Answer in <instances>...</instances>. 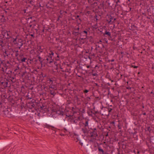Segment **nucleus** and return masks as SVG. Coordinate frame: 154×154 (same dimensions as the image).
Returning <instances> with one entry per match:
<instances>
[{"label": "nucleus", "instance_id": "a211bd4d", "mask_svg": "<svg viewBox=\"0 0 154 154\" xmlns=\"http://www.w3.org/2000/svg\"><path fill=\"white\" fill-rule=\"evenodd\" d=\"M84 32L85 34H87V31H84Z\"/></svg>", "mask_w": 154, "mask_h": 154}, {"label": "nucleus", "instance_id": "aec40b11", "mask_svg": "<svg viewBox=\"0 0 154 154\" xmlns=\"http://www.w3.org/2000/svg\"><path fill=\"white\" fill-rule=\"evenodd\" d=\"M102 42V41L100 40V42H99V43H100V42Z\"/></svg>", "mask_w": 154, "mask_h": 154}, {"label": "nucleus", "instance_id": "4be33fe9", "mask_svg": "<svg viewBox=\"0 0 154 154\" xmlns=\"http://www.w3.org/2000/svg\"><path fill=\"white\" fill-rule=\"evenodd\" d=\"M143 115H146V113H143Z\"/></svg>", "mask_w": 154, "mask_h": 154}, {"label": "nucleus", "instance_id": "5701e85b", "mask_svg": "<svg viewBox=\"0 0 154 154\" xmlns=\"http://www.w3.org/2000/svg\"><path fill=\"white\" fill-rule=\"evenodd\" d=\"M77 18H79V15L77 16Z\"/></svg>", "mask_w": 154, "mask_h": 154}, {"label": "nucleus", "instance_id": "bb28decb", "mask_svg": "<svg viewBox=\"0 0 154 154\" xmlns=\"http://www.w3.org/2000/svg\"><path fill=\"white\" fill-rule=\"evenodd\" d=\"M79 28H78V30H79Z\"/></svg>", "mask_w": 154, "mask_h": 154}, {"label": "nucleus", "instance_id": "f8f14e48", "mask_svg": "<svg viewBox=\"0 0 154 154\" xmlns=\"http://www.w3.org/2000/svg\"><path fill=\"white\" fill-rule=\"evenodd\" d=\"M6 35H7V36L8 37V36H9L10 35H9V33H8V32H6V34H5ZM7 38H9V37H7Z\"/></svg>", "mask_w": 154, "mask_h": 154}, {"label": "nucleus", "instance_id": "2eb2a0df", "mask_svg": "<svg viewBox=\"0 0 154 154\" xmlns=\"http://www.w3.org/2000/svg\"><path fill=\"white\" fill-rule=\"evenodd\" d=\"M48 81H50V82H51V83H50V84H52V81L50 79H49Z\"/></svg>", "mask_w": 154, "mask_h": 154}, {"label": "nucleus", "instance_id": "9d476101", "mask_svg": "<svg viewBox=\"0 0 154 154\" xmlns=\"http://www.w3.org/2000/svg\"><path fill=\"white\" fill-rule=\"evenodd\" d=\"M26 58H23L21 60V62H24L26 60Z\"/></svg>", "mask_w": 154, "mask_h": 154}, {"label": "nucleus", "instance_id": "4468645a", "mask_svg": "<svg viewBox=\"0 0 154 154\" xmlns=\"http://www.w3.org/2000/svg\"><path fill=\"white\" fill-rule=\"evenodd\" d=\"M62 131L66 133V131H67V130L66 129L64 128L62 130Z\"/></svg>", "mask_w": 154, "mask_h": 154}, {"label": "nucleus", "instance_id": "b1692460", "mask_svg": "<svg viewBox=\"0 0 154 154\" xmlns=\"http://www.w3.org/2000/svg\"><path fill=\"white\" fill-rule=\"evenodd\" d=\"M77 140H78V141H79V139H78Z\"/></svg>", "mask_w": 154, "mask_h": 154}, {"label": "nucleus", "instance_id": "a878e982", "mask_svg": "<svg viewBox=\"0 0 154 154\" xmlns=\"http://www.w3.org/2000/svg\"><path fill=\"white\" fill-rule=\"evenodd\" d=\"M151 93H153V92H151Z\"/></svg>", "mask_w": 154, "mask_h": 154}, {"label": "nucleus", "instance_id": "39448f33", "mask_svg": "<svg viewBox=\"0 0 154 154\" xmlns=\"http://www.w3.org/2000/svg\"><path fill=\"white\" fill-rule=\"evenodd\" d=\"M51 53H49V54L48 55L47 57L50 59L52 61L53 60V59L52 58H53V56L54 55V53L51 51H50Z\"/></svg>", "mask_w": 154, "mask_h": 154}, {"label": "nucleus", "instance_id": "20e7f679", "mask_svg": "<svg viewBox=\"0 0 154 154\" xmlns=\"http://www.w3.org/2000/svg\"><path fill=\"white\" fill-rule=\"evenodd\" d=\"M88 122L87 121H86L84 124L85 128H83L82 130L84 133H85L87 131L88 129L87 127L88 126Z\"/></svg>", "mask_w": 154, "mask_h": 154}, {"label": "nucleus", "instance_id": "ddd939ff", "mask_svg": "<svg viewBox=\"0 0 154 154\" xmlns=\"http://www.w3.org/2000/svg\"><path fill=\"white\" fill-rule=\"evenodd\" d=\"M88 91H89L88 90H85V91H84V93H88Z\"/></svg>", "mask_w": 154, "mask_h": 154}, {"label": "nucleus", "instance_id": "6ab92c4d", "mask_svg": "<svg viewBox=\"0 0 154 154\" xmlns=\"http://www.w3.org/2000/svg\"><path fill=\"white\" fill-rule=\"evenodd\" d=\"M61 135H64V134H63L62 133L60 134Z\"/></svg>", "mask_w": 154, "mask_h": 154}, {"label": "nucleus", "instance_id": "1a4fd4ad", "mask_svg": "<svg viewBox=\"0 0 154 154\" xmlns=\"http://www.w3.org/2000/svg\"><path fill=\"white\" fill-rule=\"evenodd\" d=\"M17 40V38H13V42L14 44L16 43V40Z\"/></svg>", "mask_w": 154, "mask_h": 154}, {"label": "nucleus", "instance_id": "6e6552de", "mask_svg": "<svg viewBox=\"0 0 154 154\" xmlns=\"http://www.w3.org/2000/svg\"><path fill=\"white\" fill-rule=\"evenodd\" d=\"M46 60L47 61H49L50 63H51L52 62V61L48 57L47 58Z\"/></svg>", "mask_w": 154, "mask_h": 154}, {"label": "nucleus", "instance_id": "9b49d317", "mask_svg": "<svg viewBox=\"0 0 154 154\" xmlns=\"http://www.w3.org/2000/svg\"><path fill=\"white\" fill-rule=\"evenodd\" d=\"M50 128H51L52 129L54 130V131H55V128L53 127L52 126H50L49 127Z\"/></svg>", "mask_w": 154, "mask_h": 154}, {"label": "nucleus", "instance_id": "f03ea898", "mask_svg": "<svg viewBox=\"0 0 154 154\" xmlns=\"http://www.w3.org/2000/svg\"><path fill=\"white\" fill-rule=\"evenodd\" d=\"M74 116H72L70 118L72 119V120L74 122L75 124H78V121H81L82 119V117L81 116H79L78 117H75V118H73Z\"/></svg>", "mask_w": 154, "mask_h": 154}, {"label": "nucleus", "instance_id": "423d86ee", "mask_svg": "<svg viewBox=\"0 0 154 154\" xmlns=\"http://www.w3.org/2000/svg\"><path fill=\"white\" fill-rule=\"evenodd\" d=\"M91 136L94 139H95L97 137V135L96 132H94L91 134Z\"/></svg>", "mask_w": 154, "mask_h": 154}, {"label": "nucleus", "instance_id": "0eeeda50", "mask_svg": "<svg viewBox=\"0 0 154 154\" xmlns=\"http://www.w3.org/2000/svg\"><path fill=\"white\" fill-rule=\"evenodd\" d=\"M105 34L109 36H110L111 35V34H110V32H107V31H106L105 32Z\"/></svg>", "mask_w": 154, "mask_h": 154}, {"label": "nucleus", "instance_id": "dca6fc26", "mask_svg": "<svg viewBox=\"0 0 154 154\" xmlns=\"http://www.w3.org/2000/svg\"><path fill=\"white\" fill-rule=\"evenodd\" d=\"M112 110V109H111V108H109V112H111Z\"/></svg>", "mask_w": 154, "mask_h": 154}, {"label": "nucleus", "instance_id": "f257e3e1", "mask_svg": "<svg viewBox=\"0 0 154 154\" xmlns=\"http://www.w3.org/2000/svg\"><path fill=\"white\" fill-rule=\"evenodd\" d=\"M57 89L55 85L50 86L49 87V90L51 94L54 96L56 93L55 92V91Z\"/></svg>", "mask_w": 154, "mask_h": 154}, {"label": "nucleus", "instance_id": "f3484780", "mask_svg": "<svg viewBox=\"0 0 154 154\" xmlns=\"http://www.w3.org/2000/svg\"><path fill=\"white\" fill-rule=\"evenodd\" d=\"M99 150L100 151H101V152H103V149H99Z\"/></svg>", "mask_w": 154, "mask_h": 154}, {"label": "nucleus", "instance_id": "7ed1b4c3", "mask_svg": "<svg viewBox=\"0 0 154 154\" xmlns=\"http://www.w3.org/2000/svg\"><path fill=\"white\" fill-rule=\"evenodd\" d=\"M56 114L58 115H63L64 114V112L61 110V109H60L52 112V114Z\"/></svg>", "mask_w": 154, "mask_h": 154}, {"label": "nucleus", "instance_id": "393cba45", "mask_svg": "<svg viewBox=\"0 0 154 154\" xmlns=\"http://www.w3.org/2000/svg\"><path fill=\"white\" fill-rule=\"evenodd\" d=\"M82 144H83L82 143H81V145H82Z\"/></svg>", "mask_w": 154, "mask_h": 154}, {"label": "nucleus", "instance_id": "412c9836", "mask_svg": "<svg viewBox=\"0 0 154 154\" xmlns=\"http://www.w3.org/2000/svg\"><path fill=\"white\" fill-rule=\"evenodd\" d=\"M137 66H135L134 67V68H137Z\"/></svg>", "mask_w": 154, "mask_h": 154}]
</instances>
